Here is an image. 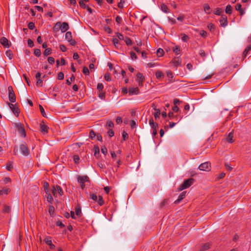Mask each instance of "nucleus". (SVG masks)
<instances>
[{"label":"nucleus","mask_w":251,"mask_h":251,"mask_svg":"<svg viewBox=\"0 0 251 251\" xmlns=\"http://www.w3.org/2000/svg\"><path fill=\"white\" fill-rule=\"evenodd\" d=\"M54 211V207L53 206H50L49 207V212L51 216H52L53 215Z\"/></svg>","instance_id":"nucleus-47"},{"label":"nucleus","mask_w":251,"mask_h":251,"mask_svg":"<svg viewBox=\"0 0 251 251\" xmlns=\"http://www.w3.org/2000/svg\"><path fill=\"white\" fill-rule=\"evenodd\" d=\"M186 192L183 191L180 193L178 199L175 201V204H178L186 196Z\"/></svg>","instance_id":"nucleus-15"},{"label":"nucleus","mask_w":251,"mask_h":251,"mask_svg":"<svg viewBox=\"0 0 251 251\" xmlns=\"http://www.w3.org/2000/svg\"><path fill=\"white\" fill-rule=\"evenodd\" d=\"M57 189V192H58L59 196H62L63 195V191L62 189L61 188L60 186L56 185Z\"/></svg>","instance_id":"nucleus-26"},{"label":"nucleus","mask_w":251,"mask_h":251,"mask_svg":"<svg viewBox=\"0 0 251 251\" xmlns=\"http://www.w3.org/2000/svg\"><path fill=\"white\" fill-rule=\"evenodd\" d=\"M75 79V77L74 75H72L71 76V77H70V80H69V79H67L66 80V84L68 85H70L71 83V81H73V80H74Z\"/></svg>","instance_id":"nucleus-44"},{"label":"nucleus","mask_w":251,"mask_h":251,"mask_svg":"<svg viewBox=\"0 0 251 251\" xmlns=\"http://www.w3.org/2000/svg\"><path fill=\"white\" fill-rule=\"evenodd\" d=\"M34 54L36 56H38V57L40 56L41 55L40 50H39L38 49H35L34 51Z\"/></svg>","instance_id":"nucleus-43"},{"label":"nucleus","mask_w":251,"mask_h":251,"mask_svg":"<svg viewBox=\"0 0 251 251\" xmlns=\"http://www.w3.org/2000/svg\"><path fill=\"white\" fill-rule=\"evenodd\" d=\"M173 62L176 67L179 66L181 65V60L178 58L174 59L173 61Z\"/></svg>","instance_id":"nucleus-22"},{"label":"nucleus","mask_w":251,"mask_h":251,"mask_svg":"<svg viewBox=\"0 0 251 251\" xmlns=\"http://www.w3.org/2000/svg\"><path fill=\"white\" fill-rule=\"evenodd\" d=\"M234 130H232L228 134L226 138V140L227 142L232 143L234 140L233 139Z\"/></svg>","instance_id":"nucleus-11"},{"label":"nucleus","mask_w":251,"mask_h":251,"mask_svg":"<svg viewBox=\"0 0 251 251\" xmlns=\"http://www.w3.org/2000/svg\"><path fill=\"white\" fill-rule=\"evenodd\" d=\"M0 43L5 48H9L10 46L9 41L6 38L4 37H3L0 39Z\"/></svg>","instance_id":"nucleus-10"},{"label":"nucleus","mask_w":251,"mask_h":251,"mask_svg":"<svg viewBox=\"0 0 251 251\" xmlns=\"http://www.w3.org/2000/svg\"><path fill=\"white\" fill-rule=\"evenodd\" d=\"M210 9V8L208 4H205L204 5V10L205 12H206L207 14H210V12L209 11Z\"/></svg>","instance_id":"nucleus-33"},{"label":"nucleus","mask_w":251,"mask_h":251,"mask_svg":"<svg viewBox=\"0 0 251 251\" xmlns=\"http://www.w3.org/2000/svg\"><path fill=\"white\" fill-rule=\"evenodd\" d=\"M47 194V200L49 203H51L53 200V198L50 194L48 193Z\"/></svg>","instance_id":"nucleus-32"},{"label":"nucleus","mask_w":251,"mask_h":251,"mask_svg":"<svg viewBox=\"0 0 251 251\" xmlns=\"http://www.w3.org/2000/svg\"><path fill=\"white\" fill-rule=\"evenodd\" d=\"M207 27H208V29H209V30L211 31H213L214 30V29H215L214 25L213 24H209L207 25Z\"/></svg>","instance_id":"nucleus-56"},{"label":"nucleus","mask_w":251,"mask_h":251,"mask_svg":"<svg viewBox=\"0 0 251 251\" xmlns=\"http://www.w3.org/2000/svg\"><path fill=\"white\" fill-rule=\"evenodd\" d=\"M251 50V44L249 45H248L247 48L245 49L243 53V57L244 58H245L247 54H248L249 52Z\"/></svg>","instance_id":"nucleus-16"},{"label":"nucleus","mask_w":251,"mask_h":251,"mask_svg":"<svg viewBox=\"0 0 251 251\" xmlns=\"http://www.w3.org/2000/svg\"><path fill=\"white\" fill-rule=\"evenodd\" d=\"M96 136V134L93 130H91L89 132V137L91 139L94 138Z\"/></svg>","instance_id":"nucleus-57"},{"label":"nucleus","mask_w":251,"mask_h":251,"mask_svg":"<svg viewBox=\"0 0 251 251\" xmlns=\"http://www.w3.org/2000/svg\"><path fill=\"white\" fill-rule=\"evenodd\" d=\"M122 137H123V140L124 141H125L128 138V135L126 132L124 131L122 133Z\"/></svg>","instance_id":"nucleus-45"},{"label":"nucleus","mask_w":251,"mask_h":251,"mask_svg":"<svg viewBox=\"0 0 251 251\" xmlns=\"http://www.w3.org/2000/svg\"><path fill=\"white\" fill-rule=\"evenodd\" d=\"M155 112L154 113V116L155 119H157L159 117L160 115V111L159 109H155Z\"/></svg>","instance_id":"nucleus-34"},{"label":"nucleus","mask_w":251,"mask_h":251,"mask_svg":"<svg viewBox=\"0 0 251 251\" xmlns=\"http://www.w3.org/2000/svg\"><path fill=\"white\" fill-rule=\"evenodd\" d=\"M28 27L29 28V29H30V30H33L34 28H35V25H34V24L32 22H30L28 24Z\"/></svg>","instance_id":"nucleus-54"},{"label":"nucleus","mask_w":251,"mask_h":251,"mask_svg":"<svg viewBox=\"0 0 251 251\" xmlns=\"http://www.w3.org/2000/svg\"><path fill=\"white\" fill-rule=\"evenodd\" d=\"M210 164L208 162H206L201 164L199 166V169L201 171H208L210 170Z\"/></svg>","instance_id":"nucleus-7"},{"label":"nucleus","mask_w":251,"mask_h":251,"mask_svg":"<svg viewBox=\"0 0 251 251\" xmlns=\"http://www.w3.org/2000/svg\"><path fill=\"white\" fill-rule=\"evenodd\" d=\"M48 126L46 125L44 122H42L40 125V130L44 134L48 133Z\"/></svg>","instance_id":"nucleus-9"},{"label":"nucleus","mask_w":251,"mask_h":251,"mask_svg":"<svg viewBox=\"0 0 251 251\" xmlns=\"http://www.w3.org/2000/svg\"><path fill=\"white\" fill-rule=\"evenodd\" d=\"M44 241L46 243V244H47L49 246L52 243L50 237H48L45 238L44 240Z\"/></svg>","instance_id":"nucleus-41"},{"label":"nucleus","mask_w":251,"mask_h":251,"mask_svg":"<svg viewBox=\"0 0 251 251\" xmlns=\"http://www.w3.org/2000/svg\"><path fill=\"white\" fill-rule=\"evenodd\" d=\"M220 25L223 27H225L227 25V18L226 16L222 15L220 20Z\"/></svg>","instance_id":"nucleus-13"},{"label":"nucleus","mask_w":251,"mask_h":251,"mask_svg":"<svg viewBox=\"0 0 251 251\" xmlns=\"http://www.w3.org/2000/svg\"><path fill=\"white\" fill-rule=\"evenodd\" d=\"M164 51L163 49L159 48L157 50L156 55L158 57L162 56L164 54Z\"/></svg>","instance_id":"nucleus-23"},{"label":"nucleus","mask_w":251,"mask_h":251,"mask_svg":"<svg viewBox=\"0 0 251 251\" xmlns=\"http://www.w3.org/2000/svg\"><path fill=\"white\" fill-rule=\"evenodd\" d=\"M106 126L109 127H112L114 126V124L111 121H108L107 122Z\"/></svg>","instance_id":"nucleus-64"},{"label":"nucleus","mask_w":251,"mask_h":251,"mask_svg":"<svg viewBox=\"0 0 251 251\" xmlns=\"http://www.w3.org/2000/svg\"><path fill=\"white\" fill-rule=\"evenodd\" d=\"M96 201L100 206L102 205L104 203V201L103 200L102 197L100 195L99 196V199H97V201Z\"/></svg>","instance_id":"nucleus-24"},{"label":"nucleus","mask_w":251,"mask_h":251,"mask_svg":"<svg viewBox=\"0 0 251 251\" xmlns=\"http://www.w3.org/2000/svg\"><path fill=\"white\" fill-rule=\"evenodd\" d=\"M90 199L93 200L94 201H97L98 197L95 194L91 193L90 194Z\"/></svg>","instance_id":"nucleus-38"},{"label":"nucleus","mask_w":251,"mask_h":251,"mask_svg":"<svg viewBox=\"0 0 251 251\" xmlns=\"http://www.w3.org/2000/svg\"><path fill=\"white\" fill-rule=\"evenodd\" d=\"M117 37L118 38L117 39H118V40H124V36L120 33H117Z\"/></svg>","instance_id":"nucleus-58"},{"label":"nucleus","mask_w":251,"mask_h":251,"mask_svg":"<svg viewBox=\"0 0 251 251\" xmlns=\"http://www.w3.org/2000/svg\"><path fill=\"white\" fill-rule=\"evenodd\" d=\"M139 93V90L138 87L129 88L128 94L130 96L133 95H138Z\"/></svg>","instance_id":"nucleus-12"},{"label":"nucleus","mask_w":251,"mask_h":251,"mask_svg":"<svg viewBox=\"0 0 251 251\" xmlns=\"http://www.w3.org/2000/svg\"><path fill=\"white\" fill-rule=\"evenodd\" d=\"M75 214L78 217H80L81 216V210L79 207H76L75 208Z\"/></svg>","instance_id":"nucleus-30"},{"label":"nucleus","mask_w":251,"mask_h":251,"mask_svg":"<svg viewBox=\"0 0 251 251\" xmlns=\"http://www.w3.org/2000/svg\"><path fill=\"white\" fill-rule=\"evenodd\" d=\"M48 62L50 64H53L55 61L54 58H53L52 57H49L48 59Z\"/></svg>","instance_id":"nucleus-62"},{"label":"nucleus","mask_w":251,"mask_h":251,"mask_svg":"<svg viewBox=\"0 0 251 251\" xmlns=\"http://www.w3.org/2000/svg\"><path fill=\"white\" fill-rule=\"evenodd\" d=\"M69 28V25L66 22L62 23L60 26V29L62 33L66 32Z\"/></svg>","instance_id":"nucleus-14"},{"label":"nucleus","mask_w":251,"mask_h":251,"mask_svg":"<svg viewBox=\"0 0 251 251\" xmlns=\"http://www.w3.org/2000/svg\"><path fill=\"white\" fill-rule=\"evenodd\" d=\"M89 180V177L87 176H78L77 181L80 183L81 187L82 189H84L85 185V182Z\"/></svg>","instance_id":"nucleus-4"},{"label":"nucleus","mask_w":251,"mask_h":251,"mask_svg":"<svg viewBox=\"0 0 251 251\" xmlns=\"http://www.w3.org/2000/svg\"><path fill=\"white\" fill-rule=\"evenodd\" d=\"M27 44H28V46L31 48L32 47H33L34 46V43H33V42L32 41V40H31V39H29L28 40H27Z\"/></svg>","instance_id":"nucleus-63"},{"label":"nucleus","mask_w":251,"mask_h":251,"mask_svg":"<svg viewBox=\"0 0 251 251\" xmlns=\"http://www.w3.org/2000/svg\"><path fill=\"white\" fill-rule=\"evenodd\" d=\"M101 152L105 155L107 154V150L105 146H102L101 147Z\"/></svg>","instance_id":"nucleus-46"},{"label":"nucleus","mask_w":251,"mask_h":251,"mask_svg":"<svg viewBox=\"0 0 251 251\" xmlns=\"http://www.w3.org/2000/svg\"><path fill=\"white\" fill-rule=\"evenodd\" d=\"M103 88V85L102 83H98L97 85V89L99 90V92L102 91Z\"/></svg>","instance_id":"nucleus-53"},{"label":"nucleus","mask_w":251,"mask_h":251,"mask_svg":"<svg viewBox=\"0 0 251 251\" xmlns=\"http://www.w3.org/2000/svg\"><path fill=\"white\" fill-rule=\"evenodd\" d=\"M166 74H167V76L169 77V78H170L171 79H169V81L170 82H172L173 81V78L174 77V75H173V72L170 71V70H168L167 72H166Z\"/></svg>","instance_id":"nucleus-21"},{"label":"nucleus","mask_w":251,"mask_h":251,"mask_svg":"<svg viewBox=\"0 0 251 251\" xmlns=\"http://www.w3.org/2000/svg\"><path fill=\"white\" fill-rule=\"evenodd\" d=\"M43 81V80L41 78L37 79V82H36V85L37 86H42Z\"/></svg>","instance_id":"nucleus-51"},{"label":"nucleus","mask_w":251,"mask_h":251,"mask_svg":"<svg viewBox=\"0 0 251 251\" xmlns=\"http://www.w3.org/2000/svg\"><path fill=\"white\" fill-rule=\"evenodd\" d=\"M82 72L85 75H88L89 74V71L86 67H83Z\"/></svg>","instance_id":"nucleus-50"},{"label":"nucleus","mask_w":251,"mask_h":251,"mask_svg":"<svg viewBox=\"0 0 251 251\" xmlns=\"http://www.w3.org/2000/svg\"><path fill=\"white\" fill-rule=\"evenodd\" d=\"M181 35H182L181 40L183 41L186 42L188 41L189 38L188 35H187L185 34H182Z\"/></svg>","instance_id":"nucleus-35"},{"label":"nucleus","mask_w":251,"mask_h":251,"mask_svg":"<svg viewBox=\"0 0 251 251\" xmlns=\"http://www.w3.org/2000/svg\"><path fill=\"white\" fill-rule=\"evenodd\" d=\"M8 98L9 101L11 103H14L16 101V96L14 92L13 87L11 86H9L8 87Z\"/></svg>","instance_id":"nucleus-2"},{"label":"nucleus","mask_w":251,"mask_h":251,"mask_svg":"<svg viewBox=\"0 0 251 251\" xmlns=\"http://www.w3.org/2000/svg\"><path fill=\"white\" fill-rule=\"evenodd\" d=\"M225 167L226 169L228 171H231L232 170V167L231 165L228 163L225 164Z\"/></svg>","instance_id":"nucleus-59"},{"label":"nucleus","mask_w":251,"mask_h":251,"mask_svg":"<svg viewBox=\"0 0 251 251\" xmlns=\"http://www.w3.org/2000/svg\"><path fill=\"white\" fill-rule=\"evenodd\" d=\"M155 76L157 79H159L164 77V74L161 71L158 70L155 73Z\"/></svg>","instance_id":"nucleus-18"},{"label":"nucleus","mask_w":251,"mask_h":251,"mask_svg":"<svg viewBox=\"0 0 251 251\" xmlns=\"http://www.w3.org/2000/svg\"><path fill=\"white\" fill-rule=\"evenodd\" d=\"M57 79L58 80H62L64 79V74L62 72H60L58 73Z\"/></svg>","instance_id":"nucleus-52"},{"label":"nucleus","mask_w":251,"mask_h":251,"mask_svg":"<svg viewBox=\"0 0 251 251\" xmlns=\"http://www.w3.org/2000/svg\"><path fill=\"white\" fill-rule=\"evenodd\" d=\"M51 191H52V195L54 197H56L57 196V189H56V186H53Z\"/></svg>","instance_id":"nucleus-49"},{"label":"nucleus","mask_w":251,"mask_h":251,"mask_svg":"<svg viewBox=\"0 0 251 251\" xmlns=\"http://www.w3.org/2000/svg\"><path fill=\"white\" fill-rule=\"evenodd\" d=\"M161 9L163 12L166 13H168L169 12V9L166 5L165 4H162L161 5Z\"/></svg>","instance_id":"nucleus-20"},{"label":"nucleus","mask_w":251,"mask_h":251,"mask_svg":"<svg viewBox=\"0 0 251 251\" xmlns=\"http://www.w3.org/2000/svg\"><path fill=\"white\" fill-rule=\"evenodd\" d=\"M232 12V7L230 5H227L226 8V13L230 14Z\"/></svg>","instance_id":"nucleus-25"},{"label":"nucleus","mask_w":251,"mask_h":251,"mask_svg":"<svg viewBox=\"0 0 251 251\" xmlns=\"http://www.w3.org/2000/svg\"><path fill=\"white\" fill-rule=\"evenodd\" d=\"M39 109L40 110V112L42 115V116L44 117H47L46 114L45 113V110L42 106L41 105H39Z\"/></svg>","instance_id":"nucleus-39"},{"label":"nucleus","mask_w":251,"mask_h":251,"mask_svg":"<svg viewBox=\"0 0 251 251\" xmlns=\"http://www.w3.org/2000/svg\"><path fill=\"white\" fill-rule=\"evenodd\" d=\"M51 53V49L50 48H47L46 49L44 54L45 56H47L48 55H50Z\"/></svg>","instance_id":"nucleus-37"},{"label":"nucleus","mask_w":251,"mask_h":251,"mask_svg":"<svg viewBox=\"0 0 251 251\" xmlns=\"http://www.w3.org/2000/svg\"><path fill=\"white\" fill-rule=\"evenodd\" d=\"M194 182V179L192 178H189L184 181V182L177 188L178 191H181L185 189L189 188Z\"/></svg>","instance_id":"nucleus-1"},{"label":"nucleus","mask_w":251,"mask_h":251,"mask_svg":"<svg viewBox=\"0 0 251 251\" xmlns=\"http://www.w3.org/2000/svg\"><path fill=\"white\" fill-rule=\"evenodd\" d=\"M20 148L22 154L24 156H28L30 154L29 150L25 143L22 144Z\"/></svg>","instance_id":"nucleus-3"},{"label":"nucleus","mask_w":251,"mask_h":251,"mask_svg":"<svg viewBox=\"0 0 251 251\" xmlns=\"http://www.w3.org/2000/svg\"><path fill=\"white\" fill-rule=\"evenodd\" d=\"M65 39L69 42V43L72 45L75 46L76 44V42L75 40L72 39V33L70 31H68L65 34Z\"/></svg>","instance_id":"nucleus-5"},{"label":"nucleus","mask_w":251,"mask_h":251,"mask_svg":"<svg viewBox=\"0 0 251 251\" xmlns=\"http://www.w3.org/2000/svg\"><path fill=\"white\" fill-rule=\"evenodd\" d=\"M136 81L138 83V85L139 86H142L143 85V82L144 80V77L143 75L141 73H138L136 75Z\"/></svg>","instance_id":"nucleus-8"},{"label":"nucleus","mask_w":251,"mask_h":251,"mask_svg":"<svg viewBox=\"0 0 251 251\" xmlns=\"http://www.w3.org/2000/svg\"><path fill=\"white\" fill-rule=\"evenodd\" d=\"M98 96L100 99H101V100H104L105 98V94L104 92L100 91L99 92Z\"/></svg>","instance_id":"nucleus-40"},{"label":"nucleus","mask_w":251,"mask_h":251,"mask_svg":"<svg viewBox=\"0 0 251 251\" xmlns=\"http://www.w3.org/2000/svg\"><path fill=\"white\" fill-rule=\"evenodd\" d=\"M6 55L9 59H12L13 57V54L12 51L10 50H8L6 51Z\"/></svg>","instance_id":"nucleus-19"},{"label":"nucleus","mask_w":251,"mask_h":251,"mask_svg":"<svg viewBox=\"0 0 251 251\" xmlns=\"http://www.w3.org/2000/svg\"><path fill=\"white\" fill-rule=\"evenodd\" d=\"M130 57L133 60L137 59V56H136L135 53L131 51V52H130Z\"/></svg>","instance_id":"nucleus-61"},{"label":"nucleus","mask_w":251,"mask_h":251,"mask_svg":"<svg viewBox=\"0 0 251 251\" xmlns=\"http://www.w3.org/2000/svg\"><path fill=\"white\" fill-rule=\"evenodd\" d=\"M223 12V10L221 8H217L214 11V14L217 15H220Z\"/></svg>","instance_id":"nucleus-31"},{"label":"nucleus","mask_w":251,"mask_h":251,"mask_svg":"<svg viewBox=\"0 0 251 251\" xmlns=\"http://www.w3.org/2000/svg\"><path fill=\"white\" fill-rule=\"evenodd\" d=\"M8 105L15 115L16 117H18L19 116V113H20V110L19 108L16 106V104L8 103Z\"/></svg>","instance_id":"nucleus-6"},{"label":"nucleus","mask_w":251,"mask_h":251,"mask_svg":"<svg viewBox=\"0 0 251 251\" xmlns=\"http://www.w3.org/2000/svg\"><path fill=\"white\" fill-rule=\"evenodd\" d=\"M210 248V244H205L204 245L201 249V251H205L207 250Z\"/></svg>","instance_id":"nucleus-27"},{"label":"nucleus","mask_w":251,"mask_h":251,"mask_svg":"<svg viewBox=\"0 0 251 251\" xmlns=\"http://www.w3.org/2000/svg\"><path fill=\"white\" fill-rule=\"evenodd\" d=\"M125 41L127 46L130 45L132 44V41L129 37H126L125 39Z\"/></svg>","instance_id":"nucleus-42"},{"label":"nucleus","mask_w":251,"mask_h":251,"mask_svg":"<svg viewBox=\"0 0 251 251\" xmlns=\"http://www.w3.org/2000/svg\"><path fill=\"white\" fill-rule=\"evenodd\" d=\"M173 51L176 54H179L180 51V49L179 46H176L173 48Z\"/></svg>","instance_id":"nucleus-36"},{"label":"nucleus","mask_w":251,"mask_h":251,"mask_svg":"<svg viewBox=\"0 0 251 251\" xmlns=\"http://www.w3.org/2000/svg\"><path fill=\"white\" fill-rule=\"evenodd\" d=\"M9 192V189L7 188H2L1 190H0V195H2L3 194L7 195Z\"/></svg>","instance_id":"nucleus-28"},{"label":"nucleus","mask_w":251,"mask_h":251,"mask_svg":"<svg viewBox=\"0 0 251 251\" xmlns=\"http://www.w3.org/2000/svg\"><path fill=\"white\" fill-rule=\"evenodd\" d=\"M11 211V207L9 206L5 205L3 210V212L4 213H10Z\"/></svg>","instance_id":"nucleus-29"},{"label":"nucleus","mask_w":251,"mask_h":251,"mask_svg":"<svg viewBox=\"0 0 251 251\" xmlns=\"http://www.w3.org/2000/svg\"><path fill=\"white\" fill-rule=\"evenodd\" d=\"M125 3V1L123 0H120V1L118 4L119 8H123L124 7L123 4Z\"/></svg>","instance_id":"nucleus-60"},{"label":"nucleus","mask_w":251,"mask_h":251,"mask_svg":"<svg viewBox=\"0 0 251 251\" xmlns=\"http://www.w3.org/2000/svg\"><path fill=\"white\" fill-rule=\"evenodd\" d=\"M79 5L81 7L85 9L87 7V5L84 3V1L83 0H80L79 1Z\"/></svg>","instance_id":"nucleus-55"},{"label":"nucleus","mask_w":251,"mask_h":251,"mask_svg":"<svg viewBox=\"0 0 251 251\" xmlns=\"http://www.w3.org/2000/svg\"><path fill=\"white\" fill-rule=\"evenodd\" d=\"M200 34L202 37L205 38L207 35V33L204 30H201L200 32Z\"/></svg>","instance_id":"nucleus-48"},{"label":"nucleus","mask_w":251,"mask_h":251,"mask_svg":"<svg viewBox=\"0 0 251 251\" xmlns=\"http://www.w3.org/2000/svg\"><path fill=\"white\" fill-rule=\"evenodd\" d=\"M94 156L98 158L100 154V149L98 146L95 145L93 149Z\"/></svg>","instance_id":"nucleus-17"}]
</instances>
